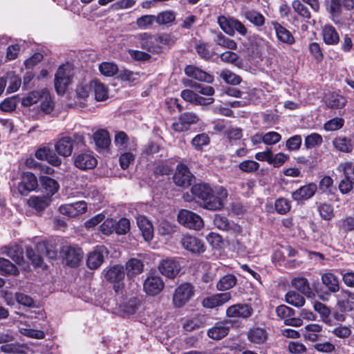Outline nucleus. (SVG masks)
I'll list each match as a JSON object with an SVG mask.
<instances>
[{"label":"nucleus","instance_id":"nucleus-32","mask_svg":"<svg viewBox=\"0 0 354 354\" xmlns=\"http://www.w3.org/2000/svg\"><path fill=\"white\" fill-rule=\"evenodd\" d=\"M137 37L139 40V45L142 48L149 52L156 53V41L153 40V39H156L155 36H152L147 32H143L139 34Z\"/></svg>","mask_w":354,"mask_h":354},{"label":"nucleus","instance_id":"nucleus-21","mask_svg":"<svg viewBox=\"0 0 354 354\" xmlns=\"http://www.w3.org/2000/svg\"><path fill=\"white\" fill-rule=\"evenodd\" d=\"M341 5L339 0H331L329 6V12L331 15L333 21L341 26H348L350 24L349 15L346 14L344 17L340 13Z\"/></svg>","mask_w":354,"mask_h":354},{"label":"nucleus","instance_id":"nucleus-40","mask_svg":"<svg viewBox=\"0 0 354 354\" xmlns=\"http://www.w3.org/2000/svg\"><path fill=\"white\" fill-rule=\"evenodd\" d=\"M337 298L338 306L341 308H344V310L347 309L346 307V304H354V292L348 290L342 289L337 295Z\"/></svg>","mask_w":354,"mask_h":354},{"label":"nucleus","instance_id":"nucleus-64","mask_svg":"<svg viewBox=\"0 0 354 354\" xmlns=\"http://www.w3.org/2000/svg\"><path fill=\"white\" fill-rule=\"evenodd\" d=\"M351 326H344L342 324H339L332 330V333L334 335L342 339L348 338L351 335Z\"/></svg>","mask_w":354,"mask_h":354},{"label":"nucleus","instance_id":"nucleus-39","mask_svg":"<svg viewBox=\"0 0 354 354\" xmlns=\"http://www.w3.org/2000/svg\"><path fill=\"white\" fill-rule=\"evenodd\" d=\"M236 277L233 274H226L221 277L216 283L218 290L224 291L233 288L236 284Z\"/></svg>","mask_w":354,"mask_h":354},{"label":"nucleus","instance_id":"nucleus-9","mask_svg":"<svg viewBox=\"0 0 354 354\" xmlns=\"http://www.w3.org/2000/svg\"><path fill=\"white\" fill-rule=\"evenodd\" d=\"M60 253L66 264L71 267H77L83 259L84 252L77 245H64Z\"/></svg>","mask_w":354,"mask_h":354},{"label":"nucleus","instance_id":"nucleus-24","mask_svg":"<svg viewBox=\"0 0 354 354\" xmlns=\"http://www.w3.org/2000/svg\"><path fill=\"white\" fill-rule=\"evenodd\" d=\"M118 305L121 311L127 315H132L136 312L140 305L139 299L136 297L122 298Z\"/></svg>","mask_w":354,"mask_h":354},{"label":"nucleus","instance_id":"nucleus-53","mask_svg":"<svg viewBox=\"0 0 354 354\" xmlns=\"http://www.w3.org/2000/svg\"><path fill=\"white\" fill-rule=\"evenodd\" d=\"M318 211L320 216L326 221L331 220L334 216L333 207L332 205L323 203L318 205Z\"/></svg>","mask_w":354,"mask_h":354},{"label":"nucleus","instance_id":"nucleus-42","mask_svg":"<svg viewBox=\"0 0 354 354\" xmlns=\"http://www.w3.org/2000/svg\"><path fill=\"white\" fill-rule=\"evenodd\" d=\"M1 351L10 354H28L29 349L26 345L7 344L1 346Z\"/></svg>","mask_w":354,"mask_h":354},{"label":"nucleus","instance_id":"nucleus-8","mask_svg":"<svg viewBox=\"0 0 354 354\" xmlns=\"http://www.w3.org/2000/svg\"><path fill=\"white\" fill-rule=\"evenodd\" d=\"M178 221L185 227L195 230H200L204 225L203 220L199 215L187 209L179 211Z\"/></svg>","mask_w":354,"mask_h":354},{"label":"nucleus","instance_id":"nucleus-52","mask_svg":"<svg viewBox=\"0 0 354 354\" xmlns=\"http://www.w3.org/2000/svg\"><path fill=\"white\" fill-rule=\"evenodd\" d=\"M209 142V138L207 133H203L196 135L192 140L191 144L196 150H201L204 146Z\"/></svg>","mask_w":354,"mask_h":354},{"label":"nucleus","instance_id":"nucleus-33","mask_svg":"<svg viewBox=\"0 0 354 354\" xmlns=\"http://www.w3.org/2000/svg\"><path fill=\"white\" fill-rule=\"evenodd\" d=\"M325 102L331 109H341L346 105V98L335 93H330L326 96Z\"/></svg>","mask_w":354,"mask_h":354},{"label":"nucleus","instance_id":"nucleus-27","mask_svg":"<svg viewBox=\"0 0 354 354\" xmlns=\"http://www.w3.org/2000/svg\"><path fill=\"white\" fill-rule=\"evenodd\" d=\"M91 86L97 101H104L108 99L109 91L104 84L97 80H93L91 81Z\"/></svg>","mask_w":354,"mask_h":354},{"label":"nucleus","instance_id":"nucleus-38","mask_svg":"<svg viewBox=\"0 0 354 354\" xmlns=\"http://www.w3.org/2000/svg\"><path fill=\"white\" fill-rule=\"evenodd\" d=\"M292 286L299 290L301 293L310 296L311 293V289L309 286L308 280L303 277H295L292 281Z\"/></svg>","mask_w":354,"mask_h":354},{"label":"nucleus","instance_id":"nucleus-41","mask_svg":"<svg viewBox=\"0 0 354 354\" xmlns=\"http://www.w3.org/2000/svg\"><path fill=\"white\" fill-rule=\"evenodd\" d=\"M41 110L45 113H50L53 109V103L49 91L44 88L41 91V97L39 100Z\"/></svg>","mask_w":354,"mask_h":354},{"label":"nucleus","instance_id":"nucleus-58","mask_svg":"<svg viewBox=\"0 0 354 354\" xmlns=\"http://www.w3.org/2000/svg\"><path fill=\"white\" fill-rule=\"evenodd\" d=\"M156 39V53L158 52L162 48L167 46H171L174 41L169 35L162 34L159 36H155Z\"/></svg>","mask_w":354,"mask_h":354},{"label":"nucleus","instance_id":"nucleus-29","mask_svg":"<svg viewBox=\"0 0 354 354\" xmlns=\"http://www.w3.org/2000/svg\"><path fill=\"white\" fill-rule=\"evenodd\" d=\"M322 37L324 42L328 45H336L339 41V36L335 28L329 24L325 25L322 28Z\"/></svg>","mask_w":354,"mask_h":354},{"label":"nucleus","instance_id":"nucleus-20","mask_svg":"<svg viewBox=\"0 0 354 354\" xmlns=\"http://www.w3.org/2000/svg\"><path fill=\"white\" fill-rule=\"evenodd\" d=\"M317 189V186L315 183H308L292 192L291 194L292 198L298 203L302 202L312 198L316 193Z\"/></svg>","mask_w":354,"mask_h":354},{"label":"nucleus","instance_id":"nucleus-49","mask_svg":"<svg viewBox=\"0 0 354 354\" xmlns=\"http://www.w3.org/2000/svg\"><path fill=\"white\" fill-rule=\"evenodd\" d=\"M99 70L102 75L112 77L118 72V67L114 63L104 62L99 65Z\"/></svg>","mask_w":354,"mask_h":354},{"label":"nucleus","instance_id":"nucleus-31","mask_svg":"<svg viewBox=\"0 0 354 354\" xmlns=\"http://www.w3.org/2000/svg\"><path fill=\"white\" fill-rule=\"evenodd\" d=\"M323 284L332 292L335 293L339 290V282L337 277L331 272H326L322 275Z\"/></svg>","mask_w":354,"mask_h":354},{"label":"nucleus","instance_id":"nucleus-45","mask_svg":"<svg viewBox=\"0 0 354 354\" xmlns=\"http://www.w3.org/2000/svg\"><path fill=\"white\" fill-rule=\"evenodd\" d=\"M333 145L334 147L342 152H350L352 150V145L351 144V140L347 139L345 137H338L336 138L333 141Z\"/></svg>","mask_w":354,"mask_h":354},{"label":"nucleus","instance_id":"nucleus-47","mask_svg":"<svg viewBox=\"0 0 354 354\" xmlns=\"http://www.w3.org/2000/svg\"><path fill=\"white\" fill-rule=\"evenodd\" d=\"M286 301L288 304L296 307H301L305 303L304 297L295 291H289L286 293Z\"/></svg>","mask_w":354,"mask_h":354},{"label":"nucleus","instance_id":"nucleus-19","mask_svg":"<svg viewBox=\"0 0 354 354\" xmlns=\"http://www.w3.org/2000/svg\"><path fill=\"white\" fill-rule=\"evenodd\" d=\"M97 162L96 158L88 152H82L74 156L75 166L82 170L94 168Z\"/></svg>","mask_w":354,"mask_h":354},{"label":"nucleus","instance_id":"nucleus-12","mask_svg":"<svg viewBox=\"0 0 354 354\" xmlns=\"http://www.w3.org/2000/svg\"><path fill=\"white\" fill-rule=\"evenodd\" d=\"M199 121L198 116L192 112H185L182 113L176 122L172 124V129L176 132H183L190 129L192 124Z\"/></svg>","mask_w":354,"mask_h":354},{"label":"nucleus","instance_id":"nucleus-25","mask_svg":"<svg viewBox=\"0 0 354 354\" xmlns=\"http://www.w3.org/2000/svg\"><path fill=\"white\" fill-rule=\"evenodd\" d=\"M272 24L275 30L277 37L280 41L288 45L295 43V38L289 30L278 22L274 21Z\"/></svg>","mask_w":354,"mask_h":354},{"label":"nucleus","instance_id":"nucleus-5","mask_svg":"<svg viewBox=\"0 0 354 354\" xmlns=\"http://www.w3.org/2000/svg\"><path fill=\"white\" fill-rule=\"evenodd\" d=\"M195 288L188 282L178 286L172 295V305L175 308L184 307L194 297Z\"/></svg>","mask_w":354,"mask_h":354},{"label":"nucleus","instance_id":"nucleus-17","mask_svg":"<svg viewBox=\"0 0 354 354\" xmlns=\"http://www.w3.org/2000/svg\"><path fill=\"white\" fill-rule=\"evenodd\" d=\"M180 243L183 248L192 253L201 254L205 251L203 241L196 236L185 234L182 237Z\"/></svg>","mask_w":354,"mask_h":354},{"label":"nucleus","instance_id":"nucleus-16","mask_svg":"<svg viewBox=\"0 0 354 354\" xmlns=\"http://www.w3.org/2000/svg\"><path fill=\"white\" fill-rule=\"evenodd\" d=\"M253 313V309L250 305L247 304H236L230 306L226 310V315L230 318L250 317Z\"/></svg>","mask_w":354,"mask_h":354},{"label":"nucleus","instance_id":"nucleus-6","mask_svg":"<svg viewBox=\"0 0 354 354\" xmlns=\"http://www.w3.org/2000/svg\"><path fill=\"white\" fill-rule=\"evenodd\" d=\"M337 169L343 174V178L339 184V189L342 194H348L354 187V165L351 162H342Z\"/></svg>","mask_w":354,"mask_h":354},{"label":"nucleus","instance_id":"nucleus-50","mask_svg":"<svg viewBox=\"0 0 354 354\" xmlns=\"http://www.w3.org/2000/svg\"><path fill=\"white\" fill-rule=\"evenodd\" d=\"M0 272L1 274L17 275L19 274L17 267L9 260L0 257Z\"/></svg>","mask_w":354,"mask_h":354},{"label":"nucleus","instance_id":"nucleus-57","mask_svg":"<svg viewBox=\"0 0 354 354\" xmlns=\"http://www.w3.org/2000/svg\"><path fill=\"white\" fill-rule=\"evenodd\" d=\"M259 163L252 160H243L239 165V169L246 173L255 172L259 169Z\"/></svg>","mask_w":354,"mask_h":354},{"label":"nucleus","instance_id":"nucleus-28","mask_svg":"<svg viewBox=\"0 0 354 354\" xmlns=\"http://www.w3.org/2000/svg\"><path fill=\"white\" fill-rule=\"evenodd\" d=\"M248 338L253 344H263L268 338V333L263 328L253 327L248 332Z\"/></svg>","mask_w":354,"mask_h":354},{"label":"nucleus","instance_id":"nucleus-59","mask_svg":"<svg viewBox=\"0 0 354 354\" xmlns=\"http://www.w3.org/2000/svg\"><path fill=\"white\" fill-rule=\"evenodd\" d=\"M322 142V137L317 133H313L306 137L304 145L307 149H312L320 145Z\"/></svg>","mask_w":354,"mask_h":354},{"label":"nucleus","instance_id":"nucleus-23","mask_svg":"<svg viewBox=\"0 0 354 354\" xmlns=\"http://www.w3.org/2000/svg\"><path fill=\"white\" fill-rule=\"evenodd\" d=\"M185 73L187 76L201 82L212 83L214 81L212 75L193 65L187 66Z\"/></svg>","mask_w":354,"mask_h":354},{"label":"nucleus","instance_id":"nucleus-1","mask_svg":"<svg viewBox=\"0 0 354 354\" xmlns=\"http://www.w3.org/2000/svg\"><path fill=\"white\" fill-rule=\"evenodd\" d=\"M194 196L200 200L202 207L212 211L221 209L228 194L222 186L212 187L207 183H197L191 188Z\"/></svg>","mask_w":354,"mask_h":354},{"label":"nucleus","instance_id":"nucleus-43","mask_svg":"<svg viewBox=\"0 0 354 354\" xmlns=\"http://www.w3.org/2000/svg\"><path fill=\"white\" fill-rule=\"evenodd\" d=\"M235 19L227 18L225 16H220L218 18V23L221 28L227 35L230 36L234 35V24Z\"/></svg>","mask_w":354,"mask_h":354},{"label":"nucleus","instance_id":"nucleus-46","mask_svg":"<svg viewBox=\"0 0 354 354\" xmlns=\"http://www.w3.org/2000/svg\"><path fill=\"white\" fill-rule=\"evenodd\" d=\"M156 17V22L159 25H167L172 23L176 19V14L173 11L166 10L158 13Z\"/></svg>","mask_w":354,"mask_h":354},{"label":"nucleus","instance_id":"nucleus-10","mask_svg":"<svg viewBox=\"0 0 354 354\" xmlns=\"http://www.w3.org/2000/svg\"><path fill=\"white\" fill-rule=\"evenodd\" d=\"M159 272L165 277L174 279L180 270L179 262L174 258L162 259L158 265Z\"/></svg>","mask_w":354,"mask_h":354},{"label":"nucleus","instance_id":"nucleus-48","mask_svg":"<svg viewBox=\"0 0 354 354\" xmlns=\"http://www.w3.org/2000/svg\"><path fill=\"white\" fill-rule=\"evenodd\" d=\"M340 230L348 232L354 230V216H346L336 223Z\"/></svg>","mask_w":354,"mask_h":354},{"label":"nucleus","instance_id":"nucleus-7","mask_svg":"<svg viewBox=\"0 0 354 354\" xmlns=\"http://www.w3.org/2000/svg\"><path fill=\"white\" fill-rule=\"evenodd\" d=\"M43 326L36 320H26L19 322V330L20 333L28 337L41 339L45 337L42 330Z\"/></svg>","mask_w":354,"mask_h":354},{"label":"nucleus","instance_id":"nucleus-63","mask_svg":"<svg viewBox=\"0 0 354 354\" xmlns=\"http://www.w3.org/2000/svg\"><path fill=\"white\" fill-rule=\"evenodd\" d=\"M216 42L218 45L231 50H235L237 47L236 43L233 39L225 37L221 33L217 35Z\"/></svg>","mask_w":354,"mask_h":354},{"label":"nucleus","instance_id":"nucleus-37","mask_svg":"<svg viewBox=\"0 0 354 354\" xmlns=\"http://www.w3.org/2000/svg\"><path fill=\"white\" fill-rule=\"evenodd\" d=\"M229 333V327L223 324H218L207 331L208 336L213 339H221Z\"/></svg>","mask_w":354,"mask_h":354},{"label":"nucleus","instance_id":"nucleus-22","mask_svg":"<svg viewBox=\"0 0 354 354\" xmlns=\"http://www.w3.org/2000/svg\"><path fill=\"white\" fill-rule=\"evenodd\" d=\"M232 298L230 292L218 293L203 299V306L207 308H213L228 302Z\"/></svg>","mask_w":354,"mask_h":354},{"label":"nucleus","instance_id":"nucleus-30","mask_svg":"<svg viewBox=\"0 0 354 354\" xmlns=\"http://www.w3.org/2000/svg\"><path fill=\"white\" fill-rule=\"evenodd\" d=\"M50 196H32L28 200V204L30 207L34 208L37 212L43 211L50 203Z\"/></svg>","mask_w":354,"mask_h":354},{"label":"nucleus","instance_id":"nucleus-14","mask_svg":"<svg viewBox=\"0 0 354 354\" xmlns=\"http://www.w3.org/2000/svg\"><path fill=\"white\" fill-rule=\"evenodd\" d=\"M194 178L187 167L184 164H178L174 173L173 179L174 183L179 187H187L191 185Z\"/></svg>","mask_w":354,"mask_h":354},{"label":"nucleus","instance_id":"nucleus-60","mask_svg":"<svg viewBox=\"0 0 354 354\" xmlns=\"http://www.w3.org/2000/svg\"><path fill=\"white\" fill-rule=\"evenodd\" d=\"M294 10L301 17L310 19L311 15L307 6L303 4L299 0H295L292 3Z\"/></svg>","mask_w":354,"mask_h":354},{"label":"nucleus","instance_id":"nucleus-11","mask_svg":"<svg viewBox=\"0 0 354 354\" xmlns=\"http://www.w3.org/2000/svg\"><path fill=\"white\" fill-rule=\"evenodd\" d=\"M165 288V283L162 279L156 275L148 276L144 281L143 290L149 296L159 295Z\"/></svg>","mask_w":354,"mask_h":354},{"label":"nucleus","instance_id":"nucleus-56","mask_svg":"<svg viewBox=\"0 0 354 354\" xmlns=\"http://www.w3.org/2000/svg\"><path fill=\"white\" fill-rule=\"evenodd\" d=\"M344 124V120L342 118H334L328 120L324 124V129L326 131H334L340 129Z\"/></svg>","mask_w":354,"mask_h":354},{"label":"nucleus","instance_id":"nucleus-18","mask_svg":"<svg viewBox=\"0 0 354 354\" xmlns=\"http://www.w3.org/2000/svg\"><path fill=\"white\" fill-rule=\"evenodd\" d=\"M37 186L36 176L30 172H24L18 185V190L21 195H27L30 192L35 190Z\"/></svg>","mask_w":354,"mask_h":354},{"label":"nucleus","instance_id":"nucleus-51","mask_svg":"<svg viewBox=\"0 0 354 354\" xmlns=\"http://www.w3.org/2000/svg\"><path fill=\"white\" fill-rule=\"evenodd\" d=\"M245 17L257 26H261L264 24L265 18L259 12L254 10H248L244 13Z\"/></svg>","mask_w":354,"mask_h":354},{"label":"nucleus","instance_id":"nucleus-35","mask_svg":"<svg viewBox=\"0 0 354 354\" xmlns=\"http://www.w3.org/2000/svg\"><path fill=\"white\" fill-rule=\"evenodd\" d=\"M143 263L138 259H131L126 264L127 276L132 277L136 274H140L143 270Z\"/></svg>","mask_w":354,"mask_h":354},{"label":"nucleus","instance_id":"nucleus-62","mask_svg":"<svg viewBox=\"0 0 354 354\" xmlns=\"http://www.w3.org/2000/svg\"><path fill=\"white\" fill-rule=\"evenodd\" d=\"M302 138L300 135H295L289 138L286 142V149L288 151H297L301 147Z\"/></svg>","mask_w":354,"mask_h":354},{"label":"nucleus","instance_id":"nucleus-54","mask_svg":"<svg viewBox=\"0 0 354 354\" xmlns=\"http://www.w3.org/2000/svg\"><path fill=\"white\" fill-rule=\"evenodd\" d=\"M274 207L278 214H286L290 210V201L284 198H278L275 201Z\"/></svg>","mask_w":354,"mask_h":354},{"label":"nucleus","instance_id":"nucleus-36","mask_svg":"<svg viewBox=\"0 0 354 354\" xmlns=\"http://www.w3.org/2000/svg\"><path fill=\"white\" fill-rule=\"evenodd\" d=\"M93 139L95 145L102 149L108 147L111 142L109 132L104 129L97 131L93 134Z\"/></svg>","mask_w":354,"mask_h":354},{"label":"nucleus","instance_id":"nucleus-3","mask_svg":"<svg viewBox=\"0 0 354 354\" xmlns=\"http://www.w3.org/2000/svg\"><path fill=\"white\" fill-rule=\"evenodd\" d=\"M74 68L71 64L60 66L55 75V88L59 95L64 94L72 82L74 76Z\"/></svg>","mask_w":354,"mask_h":354},{"label":"nucleus","instance_id":"nucleus-15","mask_svg":"<svg viewBox=\"0 0 354 354\" xmlns=\"http://www.w3.org/2000/svg\"><path fill=\"white\" fill-rule=\"evenodd\" d=\"M87 205L85 201H80L73 203L64 204L59 207V212L68 217H75L85 213Z\"/></svg>","mask_w":354,"mask_h":354},{"label":"nucleus","instance_id":"nucleus-34","mask_svg":"<svg viewBox=\"0 0 354 354\" xmlns=\"http://www.w3.org/2000/svg\"><path fill=\"white\" fill-rule=\"evenodd\" d=\"M40 181L43 188L48 195V196L50 197L55 194L59 188V183L50 177L41 176H40Z\"/></svg>","mask_w":354,"mask_h":354},{"label":"nucleus","instance_id":"nucleus-61","mask_svg":"<svg viewBox=\"0 0 354 354\" xmlns=\"http://www.w3.org/2000/svg\"><path fill=\"white\" fill-rule=\"evenodd\" d=\"M221 77L227 84L237 85L241 79V77L229 70H223L220 74Z\"/></svg>","mask_w":354,"mask_h":354},{"label":"nucleus","instance_id":"nucleus-55","mask_svg":"<svg viewBox=\"0 0 354 354\" xmlns=\"http://www.w3.org/2000/svg\"><path fill=\"white\" fill-rule=\"evenodd\" d=\"M313 307L315 310L320 315L322 321L328 324L330 322L329 315H330V310L329 308L319 301L315 302Z\"/></svg>","mask_w":354,"mask_h":354},{"label":"nucleus","instance_id":"nucleus-26","mask_svg":"<svg viewBox=\"0 0 354 354\" xmlns=\"http://www.w3.org/2000/svg\"><path fill=\"white\" fill-rule=\"evenodd\" d=\"M137 224L145 241H151L153 236V228L151 223L146 217L140 216L137 218Z\"/></svg>","mask_w":354,"mask_h":354},{"label":"nucleus","instance_id":"nucleus-4","mask_svg":"<svg viewBox=\"0 0 354 354\" xmlns=\"http://www.w3.org/2000/svg\"><path fill=\"white\" fill-rule=\"evenodd\" d=\"M84 145V138L80 133H75L73 137L64 136L55 143V150L61 156L68 157L71 155L74 145Z\"/></svg>","mask_w":354,"mask_h":354},{"label":"nucleus","instance_id":"nucleus-13","mask_svg":"<svg viewBox=\"0 0 354 354\" xmlns=\"http://www.w3.org/2000/svg\"><path fill=\"white\" fill-rule=\"evenodd\" d=\"M107 254L108 250L104 245H97L88 255L87 266L91 270L97 269L102 264Z\"/></svg>","mask_w":354,"mask_h":354},{"label":"nucleus","instance_id":"nucleus-44","mask_svg":"<svg viewBox=\"0 0 354 354\" xmlns=\"http://www.w3.org/2000/svg\"><path fill=\"white\" fill-rule=\"evenodd\" d=\"M91 91V82H81L77 84L75 89L76 96L79 100H85Z\"/></svg>","mask_w":354,"mask_h":354},{"label":"nucleus","instance_id":"nucleus-2","mask_svg":"<svg viewBox=\"0 0 354 354\" xmlns=\"http://www.w3.org/2000/svg\"><path fill=\"white\" fill-rule=\"evenodd\" d=\"M103 275L106 281L113 283V290L117 295L122 293L125 272L122 265L115 264L107 267L104 270Z\"/></svg>","mask_w":354,"mask_h":354}]
</instances>
